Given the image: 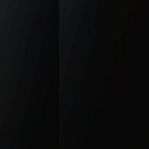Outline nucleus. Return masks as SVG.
<instances>
[{
    "instance_id": "1",
    "label": "nucleus",
    "mask_w": 149,
    "mask_h": 149,
    "mask_svg": "<svg viewBox=\"0 0 149 149\" xmlns=\"http://www.w3.org/2000/svg\"><path fill=\"white\" fill-rule=\"evenodd\" d=\"M67 0H66V38L67 37H125V36H68L67 33Z\"/></svg>"
},
{
    "instance_id": "2",
    "label": "nucleus",
    "mask_w": 149,
    "mask_h": 149,
    "mask_svg": "<svg viewBox=\"0 0 149 149\" xmlns=\"http://www.w3.org/2000/svg\"><path fill=\"white\" fill-rule=\"evenodd\" d=\"M60 24L58 20L54 22V25L52 28V30L55 32H57L59 31L60 29Z\"/></svg>"
},
{
    "instance_id": "3",
    "label": "nucleus",
    "mask_w": 149,
    "mask_h": 149,
    "mask_svg": "<svg viewBox=\"0 0 149 149\" xmlns=\"http://www.w3.org/2000/svg\"><path fill=\"white\" fill-rule=\"evenodd\" d=\"M63 18H65V0H63Z\"/></svg>"
},
{
    "instance_id": "4",
    "label": "nucleus",
    "mask_w": 149,
    "mask_h": 149,
    "mask_svg": "<svg viewBox=\"0 0 149 149\" xmlns=\"http://www.w3.org/2000/svg\"><path fill=\"white\" fill-rule=\"evenodd\" d=\"M79 26H78L76 27H74V26H72L71 29L72 30H75V29L78 30V29H79Z\"/></svg>"
}]
</instances>
